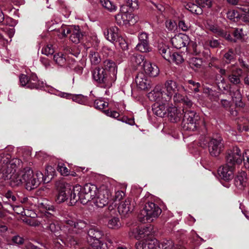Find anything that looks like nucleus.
<instances>
[{
	"instance_id": "f257e3e1",
	"label": "nucleus",
	"mask_w": 249,
	"mask_h": 249,
	"mask_svg": "<svg viewBox=\"0 0 249 249\" xmlns=\"http://www.w3.org/2000/svg\"><path fill=\"white\" fill-rule=\"evenodd\" d=\"M6 170L4 180L9 179L10 185L14 187L19 186L24 183L26 189L31 190L36 188L43 180V175L40 171H36L35 174L30 167L16 171V168Z\"/></svg>"
},
{
	"instance_id": "f03ea898",
	"label": "nucleus",
	"mask_w": 249,
	"mask_h": 249,
	"mask_svg": "<svg viewBox=\"0 0 249 249\" xmlns=\"http://www.w3.org/2000/svg\"><path fill=\"white\" fill-rule=\"evenodd\" d=\"M41 225L46 229H49L57 237V240H60L62 243L66 244L70 243V245L75 244V241L72 240L73 237L71 235L68 236L67 231H70V229L67 227L64 226L60 227L55 224V217L53 214L47 213L42 217Z\"/></svg>"
},
{
	"instance_id": "7ed1b4c3",
	"label": "nucleus",
	"mask_w": 249,
	"mask_h": 249,
	"mask_svg": "<svg viewBox=\"0 0 249 249\" xmlns=\"http://www.w3.org/2000/svg\"><path fill=\"white\" fill-rule=\"evenodd\" d=\"M161 213L158 205L153 202L146 203L139 214L138 217L142 222H151L157 218Z\"/></svg>"
},
{
	"instance_id": "20e7f679",
	"label": "nucleus",
	"mask_w": 249,
	"mask_h": 249,
	"mask_svg": "<svg viewBox=\"0 0 249 249\" xmlns=\"http://www.w3.org/2000/svg\"><path fill=\"white\" fill-rule=\"evenodd\" d=\"M226 160L227 163L233 165L236 163H241L243 160L245 167L249 169V150H246L242 153L238 147H233L228 152Z\"/></svg>"
},
{
	"instance_id": "39448f33",
	"label": "nucleus",
	"mask_w": 249,
	"mask_h": 249,
	"mask_svg": "<svg viewBox=\"0 0 249 249\" xmlns=\"http://www.w3.org/2000/svg\"><path fill=\"white\" fill-rule=\"evenodd\" d=\"M62 221L64 223L70 227H68V226H67L68 229H70V231H67V233L68 236L71 235L73 237L72 240H74L75 241V244L73 245H76L77 242L74 238L73 234L81 232L83 230L86 228L87 223L82 220L79 219L75 220L73 217L69 214L63 216Z\"/></svg>"
},
{
	"instance_id": "423d86ee",
	"label": "nucleus",
	"mask_w": 249,
	"mask_h": 249,
	"mask_svg": "<svg viewBox=\"0 0 249 249\" xmlns=\"http://www.w3.org/2000/svg\"><path fill=\"white\" fill-rule=\"evenodd\" d=\"M182 111L184 113L183 120L184 129L192 131L196 130L198 126L199 116L191 110H185L184 108Z\"/></svg>"
},
{
	"instance_id": "0eeeda50",
	"label": "nucleus",
	"mask_w": 249,
	"mask_h": 249,
	"mask_svg": "<svg viewBox=\"0 0 249 249\" xmlns=\"http://www.w3.org/2000/svg\"><path fill=\"white\" fill-rule=\"evenodd\" d=\"M93 78L100 84H103L106 88H109L115 80L103 69L95 68L92 71Z\"/></svg>"
},
{
	"instance_id": "6e6552de",
	"label": "nucleus",
	"mask_w": 249,
	"mask_h": 249,
	"mask_svg": "<svg viewBox=\"0 0 249 249\" xmlns=\"http://www.w3.org/2000/svg\"><path fill=\"white\" fill-rule=\"evenodd\" d=\"M103 234L102 231L97 228H91L88 232L87 241L93 249H106V245L101 242Z\"/></svg>"
},
{
	"instance_id": "1a4fd4ad",
	"label": "nucleus",
	"mask_w": 249,
	"mask_h": 249,
	"mask_svg": "<svg viewBox=\"0 0 249 249\" xmlns=\"http://www.w3.org/2000/svg\"><path fill=\"white\" fill-rule=\"evenodd\" d=\"M147 245L149 249H186L182 246L175 245L172 240H164L160 244L157 239L150 237H148Z\"/></svg>"
},
{
	"instance_id": "9d476101",
	"label": "nucleus",
	"mask_w": 249,
	"mask_h": 249,
	"mask_svg": "<svg viewBox=\"0 0 249 249\" xmlns=\"http://www.w3.org/2000/svg\"><path fill=\"white\" fill-rule=\"evenodd\" d=\"M162 87L164 90L163 95L166 97L168 101L171 99L175 93L180 92L181 89L185 90L183 86L179 85L177 82L173 80H167Z\"/></svg>"
},
{
	"instance_id": "9b49d317",
	"label": "nucleus",
	"mask_w": 249,
	"mask_h": 249,
	"mask_svg": "<svg viewBox=\"0 0 249 249\" xmlns=\"http://www.w3.org/2000/svg\"><path fill=\"white\" fill-rule=\"evenodd\" d=\"M99 192L95 185L90 183L85 184L82 188L83 197L82 198V203L85 204L90 200L94 199Z\"/></svg>"
},
{
	"instance_id": "f8f14e48",
	"label": "nucleus",
	"mask_w": 249,
	"mask_h": 249,
	"mask_svg": "<svg viewBox=\"0 0 249 249\" xmlns=\"http://www.w3.org/2000/svg\"><path fill=\"white\" fill-rule=\"evenodd\" d=\"M11 157L8 154H0V171L5 172L6 170L17 167V164H19L20 161L18 159L10 160Z\"/></svg>"
},
{
	"instance_id": "ddd939ff",
	"label": "nucleus",
	"mask_w": 249,
	"mask_h": 249,
	"mask_svg": "<svg viewBox=\"0 0 249 249\" xmlns=\"http://www.w3.org/2000/svg\"><path fill=\"white\" fill-rule=\"evenodd\" d=\"M20 85L29 89H38L40 88L39 82L35 74H32L29 78L25 74H21L19 77Z\"/></svg>"
},
{
	"instance_id": "4468645a",
	"label": "nucleus",
	"mask_w": 249,
	"mask_h": 249,
	"mask_svg": "<svg viewBox=\"0 0 249 249\" xmlns=\"http://www.w3.org/2000/svg\"><path fill=\"white\" fill-rule=\"evenodd\" d=\"M209 151L211 156H218L223 148L222 139L220 137L212 138L209 141Z\"/></svg>"
},
{
	"instance_id": "2eb2a0df",
	"label": "nucleus",
	"mask_w": 249,
	"mask_h": 249,
	"mask_svg": "<svg viewBox=\"0 0 249 249\" xmlns=\"http://www.w3.org/2000/svg\"><path fill=\"white\" fill-rule=\"evenodd\" d=\"M164 92V90L162 86L157 85L153 90L148 93L147 97L150 100L156 103L168 102L166 97L163 95Z\"/></svg>"
},
{
	"instance_id": "dca6fc26",
	"label": "nucleus",
	"mask_w": 249,
	"mask_h": 249,
	"mask_svg": "<svg viewBox=\"0 0 249 249\" xmlns=\"http://www.w3.org/2000/svg\"><path fill=\"white\" fill-rule=\"evenodd\" d=\"M234 169L233 165L227 162L225 165L218 168V174L222 179L228 181L233 178Z\"/></svg>"
},
{
	"instance_id": "f3484780",
	"label": "nucleus",
	"mask_w": 249,
	"mask_h": 249,
	"mask_svg": "<svg viewBox=\"0 0 249 249\" xmlns=\"http://www.w3.org/2000/svg\"><path fill=\"white\" fill-rule=\"evenodd\" d=\"M117 23L121 26L131 25L134 24L136 19L133 14L128 12H120L115 16Z\"/></svg>"
},
{
	"instance_id": "a211bd4d",
	"label": "nucleus",
	"mask_w": 249,
	"mask_h": 249,
	"mask_svg": "<svg viewBox=\"0 0 249 249\" xmlns=\"http://www.w3.org/2000/svg\"><path fill=\"white\" fill-rule=\"evenodd\" d=\"M111 193L108 190H101L94 198V203L99 208H103L107 204Z\"/></svg>"
},
{
	"instance_id": "6ab92c4d",
	"label": "nucleus",
	"mask_w": 249,
	"mask_h": 249,
	"mask_svg": "<svg viewBox=\"0 0 249 249\" xmlns=\"http://www.w3.org/2000/svg\"><path fill=\"white\" fill-rule=\"evenodd\" d=\"M69 195L71 205H74L78 201H80L82 203V198L83 197L82 187L79 185L73 187L71 186V191Z\"/></svg>"
},
{
	"instance_id": "aec40b11",
	"label": "nucleus",
	"mask_w": 249,
	"mask_h": 249,
	"mask_svg": "<svg viewBox=\"0 0 249 249\" xmlns=\"http://www.w3.org/2000/svg\"><path fill=\"white\" fill-rule=\"evenodd\" d=\"M227 71L231 73L228 75V79L231 83L234 85L240 83V77L242 73L241 69L237 68L232 65L227 68Z\"/></svg>"
},
{
	"instance_id": "412c9836",
	"label": "nucleus",
	"mask_w": 249,
	"mask_h": 249,
	"mask_svg": "<svg viewBox=\"0 0 249 249\" xmlns=\"http://www.w3.org/2000/svg\"><path fill=\"white\" fill-rule=\"evenodd\" d=\"M189 37L186 35L179 34L175 36L171 39L173 46L177 49H181L189 43Z\"/></svg>"
},
{
	"instance_id": "4be33fe9",
	"label": "nucleus",
	"mask_w": 249,
	"mask_h": 249,
	"mask_svg": "<svg viewBox=\"0 0 249 249\" xmlns=\"http://www.w3.org/2000/svg\"><path fill=\"white\" fill-rule=\"evenodd\" d=\"M59 187L56 201L57 203H60L68 198V195L71 191V185L69 184L60 183Z\"/></svg>"
},
{
	"instance_id": "5701e85b",
	"label": "nucleus",
	"mask_w": 249,
	"mask_h": 249,
	"mask_svg": "<svg viewBox=\"0 0 249 249\" xmlns=\"http://www.w3.org/2000/svg\"><path fill=\"white\" fill-rule=\"evenodd\" d=\"M234 184L240 189H244L248 185L247 174L244 171L238 172L234 178Z\"/></svg>"
},
{
	"instance_id": "b1692460",
	"label": "nucleus",
	"mask_w": 249,
	"mask_h": 249,
	"mask_svg": "<svg viewBox=\"0 0 249 249\" xmlns=\"http://www.w3.org/2000/svg\"><path fill=\"white\" fill-rule=\"evenodd\" d=\"M167 102L156 103L152 107V110L155 114L160 117H164L168 111Z\"/></svg>"
},
{
	"instance_id": "393cba45",
	"label": "nucleus",
	"mask_w": 249,
	"mask_h": 249,
	"mask_svg": "<svg viewBox=\"0 0 249 249\" xmlns=\"http://www.w3.org/2000/svg\"><path fill=\"white\" fill-rule=\"evenodd\" d=\"M182 113L180 110L172 105L168 107L167 117L169 120L172 123H177L182 118Z\"/></svg>"
},
{
	"instance_id": "a878e982",
	"label": "nucleus",
	"mask_w": 249,
	"mask_h": 249,
	"mask_svg": "<svg viewBox=\"0 0 249 249\" xmlns=\"http://www.w3.org/2000/svg\"><path fill=\"white\" fill-rule=\"evenodd\" d=\"M206 28L215 35L216 36H222L227 40L231 41L232 39L229 33L224 32L217 25L207 23Z\"/></svg>"
},
{
	"instance_id": "bb28decb",
	"label": "nucleus",
	"mask_w": 249,
	"mask_h": 249,
	"mask_svg": "<svg viewBox=\"0 0 249 249\" xmlns=\"http://www.w3.org/2000/svg\"><path fill=\"white\" fill-rule=\"evenodd\" d=\"M104 34L106 38L112 43H114L119 36V29L116 26H112L106 29Z\"/></svg>"
},
{
	"instance_id": "cd10ccee",
	"label": "nucleus",
	"mask_w": 249,
	"mask_h": 249,
	"mask_svg": "<svg viewBox=\"0 0 249 249\" xmlns=\"http://www.w3.org/2000/svg\"><path fill=\"white\" fill-rule=\"evenodd\" d=\"M131 200L127 198L121 202L118 206V212L121 214L125 216L133 211L134 206L131 204Z\"/></svg>"
},
{
	"instance_id": "c85d7f7f",
	"label": "nucleus",
	"mask_w": 249,
	"mask_h": 249,
	"mask_svg": "<svg viewBox=\"0 0 249 249\" xmlns=\"http://www.w3.org/2000/svg\"><path fill=\"white\" fill-rule=\"evenodd\" d=\"M106 72L115 81L116 79L117 70L115 63L111 60H106L104 62V69Z\"/></svg>"
},
{
	"instance_id": "c756f323",
	"label": "nucleus",
	"mask_w": 249,
	"mask_h": 249,
	"mask_svg": "<svg viewBox=\"0 0 249 249\" xmlns=\"http://www.w3.org/2000/svg\"><path fill=\"white\" fill-rule=\"evenodd\" d=\"M173 98L175 103H181L183 104L184 107L187 108H191L193 103L191 100H190L186 96H184L180 93V92H177L173 95Z\"/></svg>"
},
{
	"instance_id": "7c9ffc66",
	"label": "nucleus",
	"mask_w": 249,
	"mask_h": 249,
	"mask_svg": "<svg viewBox=\"0 0 249 249\" xmlns=\"http://www.w3.org/2000/svg\"><path fill=\"white\" fill-rule=\"evenodd\" d=\"M135 82L137 87L142 90L147 89L150 86L146 76L142 72L138 74L135 78Z\"/></svg>"
},
{
	"instance_id": "2f4dec72",
	"label": "nucleus",
	"mask_w": 249,
	"mask_h": 249,
	"mask_svg": "<svg viewBox=\"0 0 249 249\" xmlns=\"http://www.w3.org/2000/svg\"><path fill=\"white\" fill-rule=\"evenodd\" d=\"M143 69L146 74L151 77H156L159 73L158 67L155 65H152L149 61L144 62Z\"/></svg>"
},
{
	"instance_id": "473e14b6",
	"label": "nucleus",
	"mask_w": 249,
	"mask_h": 249,
	"mask_svg": "<svg viewBox=\"0 0 249 249\" xmlns=\"http://www.w3.org/2000/svg\"><path fill=\"white\" fill-rule=\"evenodd\" d=\"M83 38V34L80 31L78 26H73L72 30L70 36V39L73 43L77 44L79 43Z\"/></svg>"
},
{
	"instance_id": "72a5a7b5",
	"label": "nucleus",
	"mask_w": 249,
	"mask_h": 249,
	"mask_svg": "<svg viewBox=\"0 0 249 249\" xmlns=\"http://www.w3.org/2000/svg\"><path fill=\"white\" fill-rule=\"evenodd\" d=\"M150 231L148 228L138 227L134 230L133 233H134V237L136 238H146L149 237L150 234Z\"/></svg>"
},
{
	"instance_id": "f704fd0d",
	"label": "nucleus",
	"mask_w": 249,
	"mask_h": 249,
	"mask_svg": "<svg viewBox=\"0 0 249 249\" xmlns=\"http://www.w3.org/2000/svg\"><path fill=\"white\" fill-rule=\"evenodd\" d=\"M166 60L170 63H174L176 64H179L183 62L184 59L180 54L178 53H170V56H166Z\"/></svg>"
},
{
	"instance_id": "c9c22d12",
	"label": "nucleus",
	"mask_w": 249,
	"mask_h": 249,
	"mask_svg": "<svg viewBox=\"0 0 249 249\" xmlns=\"http://www.w3.org/2000/svg\"><path fill=\"white\" fill-rule=\"evenodd\" d=\"M231 96L232 101L234 102L236 106L242 107L244 106V104L242 102V95L239 89H237L233 92Z\"/></svg>"
},
{
	"instance_id": "e433bc0d",
	"label": "nucleus",
	"mask_w": 249,
	"mask_h": 249,
	"mask_svg": "<svg viewBox=\"0 0 249 249\" xmlns=\"http://www.w3.org/2000/svg\"><path fill=\"white\" fill-rule=\"evenodd\" d=\"M189 63L192 69L197 71L201 68L202 61L201 58L193 57L190 59Z\"/></svg>"
},
{
	"instance_id": "4c0bfd02",
	"label": "nucleus",
	"mask_w": 249,
	"mask_h": 249,
	"mask_svg": "<svg viewBox=\"0 0 249 249\" xmlns=\"http://www.w3.org/2000/svg\"><path fill=\"white\" fill-rule=\"evenodd\" d=\"M101 5L108 11L113 12L116 11L117 7L109 0H100Z\"/></svg>"
},
{
	"instance_id": "58836bf2",
	"label": "nucleus",
	"mask_w": 249,
	"mask_h": 249,
	"mask_svg": "<svg viewBox=\"0 0 249 249\" xmlns=\"http://www.w3.org/2000/svg\"><path fill=\"white\" fill-rule=\"evenodd\" d=\"M185 8L192 13L196 15H199L202 13V9L197 3L195 4L192 3H188L185 5Z\"/></svg>"
},
{
	"instance_id": "ea45409f",
	"label": "nucleus",
	"mask_w": 249,
	"mask_h": 249,
	"mask_svg": "<svg viewBox=\"0 0 249 249\" xmlns=\"http://www.w3.org/2000/svg\"><path fill=\"white\" fill-rule=\"evenodd\" d=\"M89 57L91 63L93 65H97L101 61V58L98 53L94 50L90 51Z\"/></svg>"
},
{
	"instance_id": "a19ab883",
	"label": "nucleus",
	"mask_w": 249,
	"mask_h": 249,
	"mask_svg": "<svg viewBox=\"0 0 249 249\" xmlns=\"http://www.w3.org/2000/svg\"><path fill=\"white\" fill-rule=\"evenodd\" d=\"M38 208L39 209V211L44 213L43 217L46 213H49L48 211L54 210V207L52 205L48 204L45 201L43 202H39L38 203Z\"/></svg>"
},
{
	"instance_id": "79ce46f5",
	"label": "nucleus",
	"mask_w": 249,
	"mask_h": 249,
	"mask_svg": "<svg viewBox=\"0 0 249 249\" xmlns=\"http://www.w3.org/2000/svg\"><path fill=\"white\" fill-rule=\"evenodd\" d=\"M159 53L166 60V56H170L171 52L169 48L165 44H160L158 46Z\"/></svg>"
},
{
	"instance_id": "37998d69",
	"label": "nucleus",
	"mask_w": 249,
	"mask_h": 249,
	"mask_svg": "<svg viewBox=\"0 0 249 249\" xmlns=\"http://www.w3.org/2000/svg\"><path fill=\"white\" fill-rule=\"evenodd\" d=\"M244 7H238V8L242 11L241 15V20L245 22H249V6H244Z\"/></svg>"
},
{
	"instance_id": "c03bdc74",
	"label": "nucleus",
	"mask_w": 249,
	"mask_h": 249,
	"mask_svg": "<svg viewBox=\"0 0 249 249\" xmlns=\"http://www.w3.org/2000/svg\"><path fill=\"white\" fill-rule=\"evenodd\" d=\"M227 17L233 21H237L238 19L241 18L240 14L235 10H229L227 13Z\"/></svg>"
},
{
	"instance_id": "a18cd8bd",
	"label": "nucleus",
	"mask_w": 249,
	"mask_h": 249,
	"mask_svg": "<svg viewBox=\"0 0 249 249\" xmlns=\"http://www.w3.org/2000/svg\"><path fill=\"white\" fill-rule=\"evenodd\" d=\"M130 61L135 66L140 65L144 61V57L140 54H133L130 58Z\"/></svg>"
},
{
	"instance_id": "49530a36",
	"label": "nucleus",
	"mask_w": 249,
	"mask_h": 249,
	"mask_svg": "<svg viewBox=\"0 0 249 249\" xmlns=\"http://www.w3.org/2000/svg\"><path fill=\"white\" fill-rule=\"evenodd\" d=\"M186 84H188V88L195 92L196 93L199 91L200 84L198 82H196L192 80H189L186 81Z\"/></svg>"
},
{
	"instance_id": "de8ad7c7",
	"label": "nucleus",
	"mask_w": 249,
	"mask_h": 249,
	"mask_svg": "<svg viewBox=\"0 0 249 249\" xmlns=\"http://www.w3.org/2000/svg\"><path fill=\"white\" fill-rule=\"evenodd\" d=\"M136 49L142 53H146L150 51V48L149 42H139L136 47Z\"/></svg>"
},
{
	"instance_id": "09e8293b",
	"label": "nucleus",
	"mask_w": 249,
	"mask_h": 249,
	"mask_svg": "<svg viewBox=\"0 0 249 249\" xmlns=\"http://www.w3.org/2000/svg\"><path fill=\"white\" fill-rule=\"evenodd\" d=\"M115 46L120 47L123 50H125L127 48V44L125 40L121 36H119L117 40L113 43Z\"/></svg>"
},
{
	"instance_id": "8fccbe9b",
	"label": "nucleus",
	"mask_w": 249,
	"mask_h": 249,
	"mask_svg": "<svg viewBox=\"0 0 249 249\" xmlns=\"http://www.w3.org/2000/svg\"><path fill=\"white\" fill-rule=\"evenodd\" d=\"M107 226L111 229H117L120 226L119 220L117 217H112L109 219Z\"/></svg>"
},
{
	"instance_id": "3c124183",
	"label": "nucleus",
	"mask_w": 249,
	"mask_h": 249,
	"mask_svg": "<svg viewBox=\"0 0 249 249\" xmlns=\"http://www.w3.org/2000/svg\"><path fill=\"white\" fill-rule=\"evenodd\" d=\"M94 106L96 108L103 109L107 107L108 103L104 101L102 99H98L95 101Z\"/></svg>"
},
{
	"instance_id": "603ef678",
	"label": "nucleus",
	"mask_w": 249,
	"mask_h": 249,
	"mask_svg": "<svg viewBox=\"0 0 249 249\" xmlns=\"http://www.w3.org/2000/svg\"><path fill=\"white\" fill-rule=\"evenodd\" d=\"M53 60L56 63L60 66L64 65L66 62V59L63 57V54L61 53L54 54Z\"/></svg>"
},
{
	"instance_id": "864d4df0",
	"label": "nucleus",
	"mask_w": 249,
	"mask_h": 249,
	"mask_svg": "<svg viewBox=\"0 0 249 249\" xmlns=\"http://www.w3.org/2000/svg\"><path fill=\"white\" fill-rule=\"evenodd\" d=\"M57 170L62 175L64 176H68L70 174L69 169L67 168L65 164L63 163H59L58 164Z\"/></svg>"
},
{
	"instance_id": "5fc2aeb1",
	"label": "nucleus",
	"mask_w": 249,
	"mask_h": 249,
	"mask_svg": "<svg viewBox=\"0 0 249 249\" xmlns=\"http://www.w3.org/2000/svg\"><path fill=\"white\" fill-rule=\"evenodd\" d=\"M196 2L201 9L204 7L211 8L212 5L211 0H196Z\"/></svg>"
},
{
	"instance_id": "6e6d98bb",
	"label": "nucleus",
	"mask_w": 249,
	"mask_h": 249,
	"mask_svg": "<svg viewBox=\"0 0 249 249\" xmlns=\"http://www.w3.org/2000/svg\"><path fill=\"white\" fill-rule=\"evenodd\" d=\"M148 237L144 238L143 240L137 242L136 245L137 249H149L147 245Z\"/></svg>"
},
{
	"instance_id": "4d7b16f0",
	"label": "nucleus",
	"mask_w": 249,
	"mask_h": 249,
	"mask_svg": "<svg viewBox=\"0 0 249 249\" xmlns=\"http://www.w3.org/2000/svg\"><path fill=\"white\" fill-rule=\"evenodd\" d=\"M24 242V239L18 235L14 236L11 239V244L14 245H22Z\"/></svg>"
},
{
	"instance_id": "13d9d810",
	"label": "nucleus",
	"mask_w": 249,
	"mask_h": 249,
	"mask_svg": "<svg viewBox=\"0 0 249 249\" xmlns=\"http://www.w3.org/2000/svg\"><path fill=\"white\" fill-rule=\"evenodd\" d=\"M166 27L169 31H174L177 28V23L171 19L167 20L165 22Z\"/></svg>"
},
{
	"instance_id": "bf43d9fd",
	"label": "nucleus",
	"mask_w": 249,
	"mask_h": 249,
	"mask_svg": "<svg viewBox=\"0 0 249 249\" xmlns=\"http://www.w3.org/2000/svg\"><path fill=\"white\" fill-rule=\"evenodd\" d=\"M54 49L51 44L47 45L46 46L43 48L42 50V53L46 55L52 54L54 53Z\"/></svg>"
},
{
	"instance_id": "052dcab7",
	"label": "nucleus",
	"mask_w": 249,
	"mask_h": 249,
	"mask_svg": "<svg viewBox=\"0 0 249 249\" xmlns=\"http://www.w3.org/2000/svg\"><path fill=\"white\" fill-rule=\"evenodd\" d=\"M227 63H230L234 57V53L232 49H230L224 56Z\"/></svg>"
},
{
	"instance_id": "680f3d73",
	"label": "nucleus",
	"mask_w": 249,
	"mask_h": 249,
	"mask_svg": "<svg viewBox=\"0 0 249 249\" xmlns=\"http://www.w3.org/2000/svg\"><path fill=\"white\" fill-rule=\"evenodd\" d=\"M5 197L8 199L10 202H15L18 198L14 194L13 192L9 190L5 194Z\"/></svg>"
},
{
	"instance_id": "e2e57ef3",
	"label": "nucleus",
	"mask_w": 249,
	"mask_h": 249,
	"mask_svg": "<svg viewBox=\"0 0 249 249\" xmlns=\"http://www.w3.org/2000/svg\"><path fill=\"white\" fill-rule=\"evenodd\" d=\"M25 222L31 226L36 227L41 225L42 221L40 222L37 219L29 218L26 219Z\"/></svg>"
},
{
	"instance_id": "0e129e2a",
	"label": "nucleus",
	"mask_w": 249,
	"mask_h": 249,
	"mask_svg": "<svg viewBox=\"0 0 249 249\" xmlns=\"http://www.w3.org/2000/svg\"><path fill=\"white\" fill-rule=\"evenodd\" d=\"M227 2L232 5H238L242 7L243 6H249V2H243L242 0H227Z\"/></svg>"
},
{
	"instance_id": "69168bd1",
	"label": "nucleus",
	"mask_w": 249,
	"mask_h": 249,
	"mask_svg": "<svg viewBox=\"0 0 249 249\" xmlns=\"http://www.w3.org/2000/svg\"><path fill=\"white\" fill-rule=\"evenodd\" d=\"M220 82L217 83V85L219 88L220 89H223L224 90H227L228 89L229 86L226 83L225 80L224 78H222V76L220 77Z\"/></svg>"
},
{
	"instance_id": "338daca9",
	"label": "nucleus",
	"mask_w": 249,
	"mask_h": 249,
	"mask_svg": "<svg viewBox=\"0 0 249 249\" xmlns=\"http://www.w3.org/2000/svg\"><path fill=\"white\" fill-rule=\"evenodd\" d=\"M178 27L183 31H187L190 28V25L188 23H185L184 20H180L178 23Z\"/></svg>"
},
{
	"instance_id": "774afa93",
	"label": "nucleus",
	"mask_w": 249,
	"mask_h": 249,
	"mask_svg": "<svg viewBox=\"0 0 249 249\" xmlns=\"http://www.w3.org/2000/svg\"><path fill=\"white\" fill-rule=\"evenodd\" d=\"M233 35L236 39H241L244 36L242 29L237 28L234 30Z\"/></svg>"
}]
</instances>
